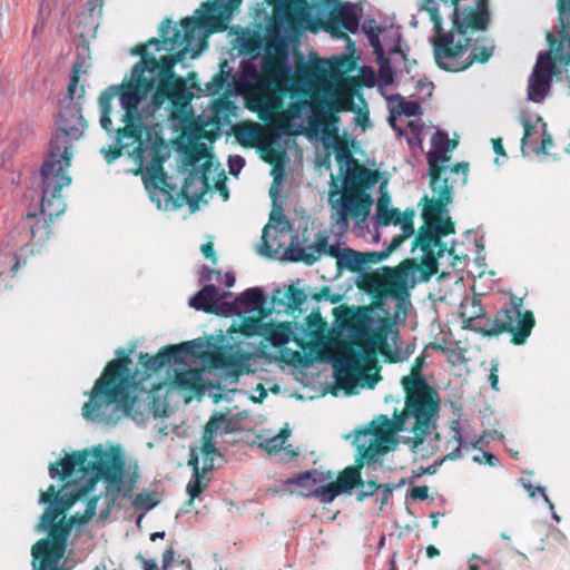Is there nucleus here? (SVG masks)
<instances>
[{
  "mask_svg": "<svg viewBox=\"0 0 570 570\" xmlns=\"http://www.w3.org/2000/svg\"><path fill=\"white\" fill-rule=\"evenodd\" d=\"M130 53L140 56L130 77L120 85L109 86L98 98L99 125L115 139L114 150L101 148L100 153L111 164L121 156L122 149L132 147L150 200L158 209H168L173 196L167 189L170 186L163 168L166 160L164 139L155 127L144 125L138 107L151 94V115L170 102L173 117L187 116L193 95L173 71L174 59L158 66L157 58L148 52V46H136Z\"/></svg>",
  "mask_w": 570,
  "mask_h": 570,
  "instance_id": "nucleus-1",
  "label": "nucleus"
},
{
  "mask_svg": "<svg viewBox=\"0 0 570 570\" xmlns=\"http://www.w3.org/2000/svg\"><path fill=\"white\" fill-rule=\"evenodd\" d=\"M75 469L90 475L86 487L72 491L65 485L57 492L56 487L50 485L47 491L40 492L38 503H48V505L36 525V531L38 533L49 531V534L39 540L31 549L32 570H63L59 563L65 556L67 539L72 525L86 524L94 518L99 498L94 497L88 500L81 517H71L68 520L63 517L57 523H52L78 499L92 491L98 481H102L105 484L104 498L108 510L112 508L122 492L126 495L132 491L134 482H126L128 472L120 449L105 450L99 445L91 450L73 452L66 455L60 462L50 464L49 475L51 479L58 476L63 479L70 476Z\"/></svg>",
  "mask_w": 570,
  "mask_h": 570,
  "instance_id": "nucleus-2",
  "label": "nucleus"
},
{
  "mask_svg": "<svg viewBox=\"0 0 570 570\" xmlns=\"http://www.w3.org/2000/svg\"><path fill=\"white\" fill-rule=\"evenodd\" d=\"M338 156L345 157L346 168L341 188L333 183L328 195L332 209L330 232L333 233V242L327 249L328 256L336 261V277L345 273L356 274L362 277L357 283L361 288H375L393 295L403 294L404 292L399 289L374 284L372 277L383 267L365 275L362 252L344 243V235L350 227L348 217L356 220L357 229L361 228V223L368 218L374 203L371 189L377 183L380 173L360 165L350 154L340 153Z\"/></svg>",
  "mask_w": 570,
  "mask_h": 570,
  "instance_id": "nucleus-3",
  "label": "nucleus"
},
{
  "mask_svg": "<svg viewBox=\"0 0 570 570\" xmlns=\"http://www.w3.org/2000/svg\"><path fill=\"white\" fill-rule=\"evenodd\" d=\"M415 384L421 385V389L404 390L405 406L401 414H394L392 420L386 415H379L367 430L356 434L358 453L366 463L374 462L390 451L396 432L407 433L403 436V442L412 450H417L436 431L441 410L440 396L428 382L419 380Z\"/></svg>",
  "mask_w": 570,
  "mask_h": 570,
  "instance_id": "nucleus-4",
  "label": "nucleus"
},
{
  "mask_svg": "<svg viewBox=\"0 0 570 570\" xmlns=\"http://www.w3.org/2000/svg\"><path fill=\"white\" fill-rule=\"evenodd\" d=\"M420 11L429 13L433 23L431 42L438 67L451 72L468 69L469 30H487L490 20L487 0H422Z\"/></svg>",
  "mask_w": 570,
  "mask_h": 570,
  "instance_id": "nucleus-5",
  "label": "nucleus"
},
{
  "mask_svg": "<svg viewBox=\"0 0 570 570\" xmlns=\"http://www.w3.org/2000/svg\"><path fill=\"white\" fill-rule=\"evenodd\" d=\"M118 358L110 361L89 392V400L82 406V416L101 425H116L121 419L130 417L138 425L145 424L151 413L154 401H140L130 386L139 384V373H131L128 356L120 357L122 351L116 352Z\"/></svg>",
  "mask_w": 570,
  "mask_h": 570,
  "instance_id": "nucleus-6",
  "label": "nucleus"
},
{
  "mask_svg": "<svg viewBox=\"0 0 570 570\" xmlns=\"http://www.w3.org/2000/svg\"><path fill=\"white\" fill-rule=\"evenodd\" d=\"M242 3L240 0H212L202 4L191 17L181 21L178 28L171 20H165L159 27L160 40L151 38L144 46H148V52L155 57L160 50L173 51L179 49L176 56H166L157 60L158 66H164L166 60L174 59L173 68L178 62H184L186 56L196 57L197 50L206 46L209 33L220 29L224 21L230 19L233 12Z\"/></svg>",
  "mask_w": 570,
  "mask_h": 570,
  "instance_id": "nucleus-7",
  "label": "nucleus"
},
{
  "mask_svg": "<svg viewBox=\"0 0 570 570\" xmlns=\"http://www.w3.org/2000/svg\"><path fill=\"white\" fill-rule=\"evenodd\" d=\"M430 166L432 198L428 199L422 215L424 226L419 229L417 245L422 246L431 266L432 255L429 247L438 245L441 235L453 232V223L449 217L446 206L452 203L455 185L464 186L468 181L469 163L461 161L453 167L440 165L448 160L446 153L431 147L426 154Z\"/></svg>",
  "mask_w": 570,
  "mask_h": 570,
  "instance_id": "nucleus-8",
  "label": "nucleus"
},
{
  "mask_svg": "<svg viewBox=\"0 0 570 570\" xmlns=\"http://www.w3.org/2000/svg\"><path fill=\"white\" fill-rule=\"evenodd\" d=\"M277 11L282 23L289 30L334 33L341 24L348 32L356 33L360 28L355 7L341 4L340 0H282Z\"/></svg>",
  "mask_w": 570,
  "mask_h": 570,
  "instance_id": "nucleus-9",
  "label": "nucleus"
},
{
  "mask_svg": "<svg viewBox=\"0 0 570 570\" xmlns=\"http://www.w3.org/2000/svg\"><path fill=\"white\" fill-rule=\"evenodd\" d=\"M453 232H451V234ZM444 236H448V234L440 236L438 245H431L429 247V252H431L432 255L431 266H428V257L424 255L425 252L422 249V246L416 244L419 237L417 234L413 242L412 252L421 258L422 263L419 264L416 258H413L403 261L396 267L384 266L372 277L374 284L389 288L392 287L401 292H407L417 283L428 281L438 269L436 261L439 258H443L445 255L452 256L454 254V246L448 247V245L442 242V237ZM452 245H455V242H452Z\"/></svg>",
  "mask_w": 570,
  "mask_h": 570,
  "instance_id": "nucleus-10",
  "label": "nucleus"
},
{
  "mask_svg": "<svg viewBox=\"0 0 570 570\" xmlns=\"http://www.w3.org/2000/svg\"><path fill=\"white\" fill-rule=\"evenodd\" d=\"M87 128L81 104H63L57 114L56 130L49 140V153L45 160L70 166L73 144L85 136Z\"/></svg>",
  "mask_w": 570,
  "mask_h": 570,
  "instance_id": "nucleus-11",
  "label": "nucleus"
},
{
  "mask_svg": "<svg viewBox=\"0 0 570 570\" xmlns=\"http://www.w3.org/2000/svg\"><path fill=\"white\" fill-rule=\"evenodd\" d=\"M534 326V316L531 311L522 309V299L512 297L509 306L500 309L494 320L483 316L481 327L473 330L483 335H498L508 332L513 335L512 342L517 345L524 344Z\"/></svg>",
  "mask_w": 570,
  "mask_h": 570,
  "instance_id": "nucleus-12",
  "label": "nucleus"
},
{
  "mask_svg": "<svg viewBox=\"0 0 570 570\" xmlns=\"http://www.w3.org/2000/svg\"><path fill=\"white\" fill-rule=\"evenodd\" d=\"M204 156L205 150H200L194 153L188 158L187 164L194 168L185 179L183 194L190 207L197 205L214 187L220 188L226 178L224 170L220 169L219 164L215 163L213 157H209L200 166L196 167Z\"/></svg>",
  "mask_w": 570,
  "mask_h": 570,
  "instance_id": "nucleus-13",
  "label": "nucleus"
},
{
  "mask_svg": "<svg viewBox=\"0 0 570 570\" xmlns=\"http://www.w3.org/2000/svg\"><path fill=\"white\" fill-rule=\"evenodd\" d=\"M200 346L202 344L198 343L197 340H191L177 345H167L153 357H150L147 353H140L139 364L144 367V371L140 372L136 370L134 373H139L137 381L141 382V384H132L130 390L132 393L154 392L157 389V385L155 383L148 382L154 372L165 367L170 362H174L175 364L185 363L186 356H194L196 350H198Z\"/></svg>",
  "mask_w": 570,
  "mask_h": 570,
  "instance_id": "nucleus-14",
  "label": "nucleus"
},
{
  "mask_svg": "<svg viewBox=\"0 0 570 570\" xmlns=\"http://www.w3.org/2000/svg\"><path fill=\"white\" fill-rule=\"evenodd\" d=\"M335 105L330 94L314 95L309 99H302L294 104L293 116L299 117L302 114L311 111L306 119V135L325 141L335 136L337 131L334 124L338 121V117L331 112Z\"/></svg>",
  "mask_w": 570,
  "mask_h": 570,
  "instance_id": "nucleus-15",
  "label": "nucleus"
},
{
  "mask_svg": "<svg viewBox=\"0 0 570 570\" xmlns=\"http://www.w3.org/2000/svg\"><path fill=\"white\" fill-rule=\"evenodd\" d=\"M69 167L43 160L40 168L42 196L39 215L48 217L49 220H52L53 217L61 215L66 210L61 189L71 183V178L68 175Z\"/></svg>",
  "mask_w": 570,
  "mask_h": 570,
  "instance_id": "nucleus-16",
  "label": "nucleus"
},
{
  "mask_svg": "<svg viewBox=\"0 0 570 570\" xmlns=\"http://www.w3.org/2000/svg\"><path fill=\"white\" fill-rule=\"evenodd\" d=\"M381 179V177L379 178ZM379 185L380 198L376 204V213L372 217L373 233L372 240L379 242L380 233L379 228L383 226H387L390 224L399 225L401 227V234L395 235L393 238H400V244L413 235L414 226L413 219L415 216V212L413 209L407 208L405 212L401 213L396 208H389V204L391 202L389 193H387V181L383 180L377 183L372 187L371 195L373 196L374 187Z\"/></svg>",
  "mask_w": 570,
  "mask_h": 570,
  "instance_id": "nucleus-17",
  "label": "nucleus"
},
{
  "mask_svg": "<svg viewBox=\"0 0 570 570\" xmlns=\"http://www.w3.org/2000/svg\"><path fill=\"white\" fill-rule=\"evenodd\" d=\"M283 171V168H281L279 170L277 168L273 169V174L275 176L273 185L269 190V196L273 199L274 205L269 214L268 223L263 228L262 242L257 248L259 255L268 258H278L281 247H283L282 244L274 245L269 243L271 230H274L275 233H287L291 228L288 222L285 218L283 207L276 204V199L278 197L277 187L282 184Z\"/></svg>",
  "mask_w": 570,
  "mask_h": 570,
  "instance_id": "nucleus-18",
  "label": "nucleus"
},
{
  "mask_svg": "<svg viewBox=\"0 0 570 570\" xmlns=\"http://www.w3.org/2000/svg\"><path fill=\"white\" fill-rule=\"evenodd\" d=\"M330 230L318 232L315 236V242L306 247H301L298 236H292L291 243L286 248L281 247L279 257L287 262H303L306 265H313L322 255L328 256V248H331L333 237Z\"/></svg>",
  "mask_w": 570,
  "mask_h": 570,
  "instance_id": "nucleus-19",
  "label": "nucleus"
},
{
  "mask_svg": "<svg viewBox=\"0 0 570 570\" xmlns=\"http://www.w3.org/2000/svg\"><path fill=\"white\" fill-rule=\"evenodd\" d=\"M553 67L550 52H540L528 79L527 99L529 101L540 104L550 94Z\"/></svg>",
  "mask_w": 570,
  "mask_h": 570,
  "instance_id": "nucleus-20",
  "label": "nucleus"
},
{
  "mask_svg": "<svg viewBox=\"0 0 570 570\" xmlns=\"http://www.w3.org/2000/svg\"><path fill=\"white\" fill-rule=\"evenodd\" d=\"M47 218L38 217L37 214H28L11 235L16 236V240L19 242L21 247H24L29 239H32L35 244H42L51 234L50 220Z\"/></svg>",
  "mask_w": 570,
  "mask_h": 570,
  "instance_id": "nucleus-21",
  "label": "nucleus"
},
{
  "mask_svg": "<svg viewBox=\"0 0 570 570\" xmlns=\"http://www.w3.org/2000/svg\"><path fill=\"white\" fill-rule=\"evenodd\" d=\"M328 362L334 367V377L337 387L352 394L356 387L355 374L360 373V361L343 354H328Z\"/></svg>",
  "mask_w": 570,
  "mask_h": 570,
  "instance_id": "nucleus-22",
  "label": "nucleus"
},
{
  "mask_svg": "<svg viewBox=\"0 0 570 570\" xmlns=\"http://www.w3.org/2000/svg\"><path fill=\"white\" fill-rule=\"evenodd\" d=\"M559 35L558 46L554 48L556 58L560 62H570V0H557Z\"/></svg>",
  "mask_w": 570,
  "mask_h": 570,
  "instance_id": "nucleus-23",
  "label": "nucleus"
},
{
  "mask_svg": "<svg viewBox=\"0 0 570 570\" xmlns=\"http://www.w3.org/2000/svg\"><path fill=\"white\" fill-rule=\"evenodd\" d=\"M216 458L217 456H202L203 465L199 466V456L195 450H191L189 465L193 468V476L186 487V492L189 495V501L187 503L188 508L193 505L194 499L198 498L207 488L205 473L213 470Z\"/></svg>",
  "mask_w": 570,
  "mask_h": 570,
  "instance_id": "nucleus-24",
  "label": "nucleus"
},
{
  "mask_svg": "<svg viewBox=\"0 0 570 570\" xmlns=\"http://www.w3.org/2000/svg\"><path fill=\"white\" fill-rule=\"evenodd\" d=\"M261 67L266 77L278 87L287 85L293 72L288 53H266L262 58Z\"/></svg>",
  "mask_w": 570,
  "mask_h": 570,
  "instance_id": "nucleus-25",
  "label": "nucleus"
},
{
  "mask_svg": "<svg viewBox=\"0 0 570 570\" xmlns=\"http://www.w3.org/2000/svg\"><path fill=\"white\" fill-rule=\"evenodd\" d=\"M296 327L292 322H266L255 326L254 333L264 337L272 346L281 347L288 344L295 335Z\"/></svg>",
  "mask_w": 570,
  "mask_h": 570,
  "instance_id": "nucleus-26",
  "label": "nucleus"
},
{
  "mask_svg": "<svg viewBox=\"0 0 570 570\" xmlns=\"http://www.w3.org/2000/svg\"><path fill=\"white\" fill-rule=\"evenodd\" d=\"M216 366L240 374L249 371L252 356L238 346L228 345L217 354Z\"/></svg>",
  "mask_w": 570,
  "mask_h": 570,
  "instance_id": "nucleus-27",
  "label": "nucleus"
},
{
  "mask_svg": "<svg viewBox=\"0 0 570 570\" xmlns=\"http://www.w3.org/2000/svg\"><path fill=\"white\" fill-rule=\"evenodd\" d=\"M332 479V474L330 472H321L317 470H307L301 472L292 478H288L285 483L288 485H296L298 488V493L303 498H313L314 494H309V492L318 489L320 484H323Z\"/></svg>",
  "mask_w": 570,
  "mask_h": 570,
  "instance_id": "nucleus-28",
  "label": "nucleus"
},
{
  "mask_svg": "<svg viewBox=\"0 0 570 570\" xmlns=\"http://www.w3.org/2000/svg\"><path fill=\"white\" fill-rule=\"evenodd\" d=\"M362 29L367 37L370 46L373 48V52L376 56L379 63V88L387 87L391 82V72L387 62L383 60V55L386 52L384 49L379 32L374 27L366 29V23L362 24Z\"/></svg>",
  "mask_w": 570,
  "mask_h": 570,
  "instance_id": "nucleus-29",
  "label": "nucleus"
},
{
  "mask_svg": "<svg viewBox=\"0 0 570 570\" xmlns=\"http://www.w3.org/2000/svg\"><path fill=\"white\" fill-rule=\"evenodd\" d=\"M282 0H277V2L275 3V7H274V11H275V16L278 20V23H279V31H276L275 29H271L269 30V33H268V37H267V43H266V53H272L274 52L275 55L277 53H288L287 51V39L286 37L292 35V33H299V32H306L305 30H301V29H297V30H289V29H286L284 27V24L282 23V20L279 18V14H278V11H277V8L279 6Z\"/></svg>",
  "mask_w": 570,
  "mask_h": 570,
  "instance_id": "nucleus-30",
  "label": "nucleus"
},
{
  "mask_svg": "<svg viewBox=\"0 0 570 570\" xmlns=\"http://www.w3.org/2000/svg\"><path fill=\"white\" fill-rule=\"evenodd\" d=\"M19 246L21 245L16 240L14 235H9L4 240V248L0 252V288L4 282L3 275L9 273L13 276L20 266V258L14 252Z\"/></svg>",
  "mask_w": 570,
  "mask_h": 570,
  "instance_id": "nucleus-31",
  "label": "nucleus"
},
{
  "mask_svg": "<svg viewBox=\"0 0 570 570\" xmlns=\"http://www.w3.org/2000/svg\"><path fill=\"white\" fill-rule=\"evenodd\" d=\"M395 42L386 49L383 55V60L387 62L391 72V82L394 83L395 76H402V67L405 60L406 52L402 49V36L399 30L394 31Z\"/></svg>",
  "mask_w": 570,
  "mask_h": 570,
  "instance_id": "nucleus-32",
  "label": "nucleus"
},
{
  "mask_svg": "<svg viewBox=\"0 0 570 570\" xmlns=\"http://www.w3.org/2000/svg\"><path fill=\"white\" fill-rule=\"evenodd\" d=\"M324 70L318 65H311L303 61L297 65L294 75L297 86L312 89L321 85L323 81Z\"/></svg>",
  "mask_w": 570,
  "mask_h": 570,
  "instance_id": "nucleus-33",
  "label": "nucleus"
},
{
  "mask_svg": "<svg viewBox=\"0 0 570 570\" xmlns=\"http://www.w3.org/2000/svg\"><path fill=\"white\" fill-rule=\"evenodd\" d=\"M238 315L258 311L265 304L264 292L261 287H249L235 297Z\"/></svg>",
  "mask_w": 570,
  "mask_h": 570,
  "instance_id": "nucleus-34",
  "label": "nucleus"
},
{
  "mask_svg": "<svg viewBox=\"0 0 570 570\" xmlns=\"http://www.w3.org/2000/svg\"><path fill=\"white\" fill-rule=\"evenodd\" d=\"M520 122L523 127V137L521 139V148L531 146L540 137V132L546 131L547 124L537 115L522 114Z\"/></svg>",
  "mask_w": 570,
  "mask_h": 570,
  "instance_id": "nucleus-35",
  "label": "nucleus"
},
{
  "mask_svg": "<svg viewBox=\"0 0 570 570\" xmlns=\"http://www.w3.org/2000/svg\"><path fill=\"white\" fill-rule=\"evenodd\" d=\"M484 309L476 298L468 299L461 305V317L463 328L484 330L481 327L483 322Z\"/></svg>",
  "mask_w": 570,
  "mask_h": 570,
  "instance_id": "nucleus-36",
  "label": "nucleus"
},
{
  "mask_svg": "<svg viewBox=\"0 0 570 570\" xmlns=\"http://www.w3.org/2000/svg\"><path fill=\"white\" fill-rule=\"evenodd\" d=\"M218 293L219 292L216 285L206 284L189 298L188 304L196 311L210 313V309L216 302Z\"/></svg>",
  "mask_w": 570,
  "mask_h": 570,
  "instance_id": "nucleus-37",
  "label": "nucleus"
},
{
  "mask_svg": "<svg viewBox=\"0 0 570 570\" xmlns=\"http://www.w3.org/2000/svg\"><path fill=\"white\" fill-rule=\"evenodd\" d=\"M291 431L283 429L278 434L271 438H259V448L268 453H278L281 450H285L292 458L298 455V452L291 450V446L284 448V444L288 440Z\"/></svg>",
  "mask_w": 570,
  "mask_h": 570,
  "instance_id": "nucleus-38",
  "label": "nucleus"
},
{
  "mask_svg": "<svg viewBox=\"0 0 570 570\" xmlns=\"http://www.w3.org/2000/svg\"><path fill=\"white\" fill-rule=\"evenodd\" d=\"M258 78L257 66L252 60H242L238 70L233 76L235 89L244 90Z\"/></svg>",
  "mask_w": 570,
  "mask_h": 570,
  "instance_id": "nucleus-39",
  "label": "nucleus"
},
{
  "mask_svg": "<svg viewBox=\"0 0 570 570\" xmlns=\"http://www.w3.org/2000/svg\"><path fill=\"white\" fill-rule=\"evenodd\" d=\"M493 45L488 39H473L471 38V47L469 50L471 51L469 56H466V62H469V67L474 62H487L493 55Z\"/></svg>",
  "mask_w": 570,
  "mask_h": 570,
  "instance_id": "nucleus-40",
  "label": "nucleus"
},
{
  "mask_svg": "<svg viewBox=\"0 0 570 570\" xmlns=\"http://www.w3.org/2000/svg\"><path fill=\"white\" fill-rule=\"evenodd\" d=\"M361 479L362 476L358 468L348 466L340 473L337 480L333 483L338 488L341 493H350L354 488H357Z\"/></svg>",
  "mask_w": 570,
  "mask_h": 570,
  "instance_id": "nucleus-41",
  "label": "nucleus"
},
{
  "mask_svg": "<svg viewBox=\"0 0 570 570\" xmlns=\"http://www.w3.org/2000/svg\"><path fill=\"white\" fill-rule=\"evenodd\" d=\"M210 314L222 315V316H233L237 315L238 312L236 309V301L230 292H224L223 294L217 295L216 302L210 309Z\"/></svg>",
  "mask_w": 570,
  "mask_h": 570,
  "instance_id": "nucleus-42",
  "label": "nucleus"
},
{
  "mask_svg": "<svg viewBox=\"0 0 570 570\" xmlns=\"http://www.w3.org/2000/svg\"><path fill=\"white\" fill-rule=\"evenodd\" d=\"M230 432V421L225 414H215L205 425L204 434L208 439H215L217 435Z\"/></svg>",
  "mask_w": 570,
  "mask_h": 570,
  "instance_id": "nucleus-43",
  "label": "nucleus"
},
{
  "mask_svg": "<svg viewBox=\"0 0 570 570\" xmlns=\"http://www.w3.org/2000/svg\"><path fill=\"white\" fill-rule=\"evenodd\" d=\"M451 432L453 433L452 438L460 446H469L471 445L473 449H479L480 445L483 444V441L485 438L494 439V436L498 434L497 431H493L492 433L484 432L482 436L478 439L468 440L464 439L462 434V428L459 420H454L451 424Z\"/></svg>",
  "mask_w": 570,
  "mask_h": 570,
  "instance_id": "nucleus-44",
  "label": "nucleus"
},
{
  "mask_svg": "<svg viewBox=\"0 0 570 570\" xmlns=\"http://www.w3.org/2000/svg\"><path fill=\"white\" fill-rule=\"evenodd\" d=\"M400 246V238H392L391 243L380 252H362V258L364 261V272L366 273L368 265L377 264L386 259L390 254Z\"/></svg>",
  "mask_w": 570,
  "mask_h": 570,
  "instance_id": "nucleus-45",
  "label": "nucleus"
},
{
  "mask_svg": "<svg viewBox=\"0 0 570 570\" xmlns=\"http://www.w3.org/2000/svg\"><path fill=\"white\" fill-rule=\"evenodd\" d=\"M423 365V357H417L415 364L411 368V373L406 376H403L401 381L403 390L421 389V385L415 384L419 380L428 382L426 379L421 374Z\"/></svg>",
  "mask_w": 570,
  "mask_h": 570,
  "instance_id": "nucleus-46",
  "label": "nucleus"
},
{
  "mask_svg": "<svg viewBox=\"0 0 570 570\" xmlns=\"http://www.w3.org/2000/svg\"><path fill=\"white\" fill-rule=\"evenodd\" d=\"M309 494H314L313 498L317 499L321 503H331L335 500V498L341 493L338 488L332 482L327 485L320 484L318 489H315V491L309 492Z\"/></svg>",
  "mask_w": 570,
  "mask_h": 570,
  "instance_id": "nucleus-47",
  "label": "nucleus"
},
{
  "mask_svg": "<svg viewBox=\"0 0 570 570\" xmlns=\"http://www.w3.org/2000/svg\"><path fill=\"white\" fill-rule=\"evenodd\" d=\"M200 380V372L194 368L187 371L177 372L175 375V382L184 389H193Z\"/></svg>",
  "mask_w": 570,
  "mask_h": 570,
  "instance_id": "nucleus-48",
  "label": "nucleus"
},
{
  "mask_svg": "<svg viewBox=\"0 0 570 570\" xmlns=\"http://www.w3.org/2000/svg\"><path fill=\"white\" fill-rule=\"evenodd\" d=\"M234 135L242 146H253L257 137L256 125L250 122L247 128L236 127Z\"/></svg>",
  "mask_w": 570,
  "mask_h": 570,
  "instance_id": "nucleus-49",
  "label": "nucleus"
},
{
  "mask_svg": "<svg viewBox=\"0 0 570 570\" xmlns=\"http://www.w3.org/2000/svg\"><path fill=\"white\" fill-rule=\"evenodd\" d=\"M288 309H299L307 301V295L304 289L291 286L286 293Z\"/></svg>",
  "mask_w": 570,
  "mask_h": 570,
  "instance_id": "nucleus-50",
  "label": "nucleus"
},
{
  "mask_svg": "<svg viewBox=\"0 0 570 570\" xmlns=\"http://www.w3.org/2000/svg\"><path fill=\"white\" fill-rule=\"evenodd\" d=\"M239 42L244 51L254 53L262 49V38L257 32L243 33L239 37Z\"/></svg>",
  "mask_w": 570,
  "mask_h": 570,
  "instance_id": "nucleus-51",
  "label": "nucleus"
},
{
  "mask_svg": "<svg viewBox=\"0 0 570 570\" xmlns=\"http://www.w3.org/2000/svg\"><path fill=\"white\" fill-rule=\"evenodd\" d=\"M456 146L455 141H451L448 132L436 130L431 138V147L440 149L441 153H448L449 149Z\"/></svg>",
  "mask_w": 570,
  "mask_h": 570,
  "instance_id": "nucleus-52",
  "label": "nucleus"
},
{
  "mask_svg": "<svg viewBox=\"0 0 570 570\" xmlns=\"http://www.w3.org/2000/svg\"><path fill=\"white\" fill-rule=\"evenodd\" d=\"M399 101L400 111L406 117H415L421 112V106L417 101L405 100L400 94L393 96Z\"/></svg>",
  "mask_w": 570,
  "mask_h": 570,
  "instance_id": "nucleus-53",
  "label": "nucleus"
},
{
  "mask_svg": "<svg viewBox=\"0 0 570 570\" xmlns=\"http://www.w3.org/2000/svg\"><path fill=\"white\" fill-rule=\"evenodd\" d=\"M85 95L83 86H79V79L76 77H70L68 85V92L66 97L65 104H80L76 101V99H80Z\"/></svg>",
  "mask_w": 570,
  "mask_h": 570,
  "instance_id": "nucleus-54",
  "label": "nucleus"
},
{
  "mask_svg": "<svg viewBox=\"0 0 570 570\" xmlns=\"http://www.w3.org/2000/svg\"><path fill=\"white\" fill-rule=\"evenodd\" d=\"M381 484H377L375 481H363L361 479V482L357 484V493H356V500L357 501H364L365 499L374 495L377 490L380 489Z\"/></svg>",
  "mask_w": 570,
  "mask_h": 570,
  "instance_id": "nucleus-55",
  "label": "nucleus"
},
{
  "mask_svg": "<svg viewBox=\"0 0 570 570\" xmlns=\"http://www.w3.org/2000/svg\"><path fill=\"white\" fill-rule=\"evenodd\" d=\"M362 83L366 88H373L376 83L379 85V73H375L373 67L363 66L360 70Z\"/></svg>",
  "mask_w": 570,
  "mask_h": 570,
  "instance_id": "nucleus-56",
  "label": "nucleus"
},
{
  "mask_svg": "<svg viewBox=\"0 0 570 570\" xmlns=\"http://www.w3.org/2000/svg\"><path fill=\"white\" fill-rule=\"evenodd\" d=\"M395 487L390 483L381 484L376 494V502L380 503V510H383V507L391 500L393 490Z\"/></svg>",
  "mask_w": 570,
  "mask_h": 570,
  "instance_id": "nucleus-57",
  "label": "nucleus"
},
{
  "mask_svg": "<svg viewBox=\"0 0 570 570\" xmlns=\"http://www.w3.org/2000/svg\"><path fill=\"white\" fill-rule=\"evenodd\" d=\"M228 170L233 176H237L244 168L246 160L240 155H233L228 157Z\"/></svg>",
  "mask_w": 570,
  "mask_h": 570,
  "instance_id": "nucleus-58",
  "label": "nucleus"
},
{
  "mask_svg": "<svg viewBox=\"0 0 570 570\" xmlns=\"http://www.w3.org/2000/svg\"><path fill=\"white\" fill-rule=\"evenodd\" d=\"M202 456H218L219 453L216 449L214 439H208L206 434H203V444L200 446Z\"/></svg>",
  "mask_w": 570,
  "mask_h": 570,
  "instance_id": "nucleus-59",
  "label": "nucleus"
},
{
  "mask_svg": "<svg viewBox=\"0 0 570 570\" xmlns=\"http://www.w3.org/2000/svg\"><path fill=\"white\" fill-rule=\"evenodd\" d=\"M473 461L479 464H488L490 466H497L499 459L490 452L482 451L480 454L473 456Z\"/></svg>",
  "mask_w": 570,
  "mask_h": 570,
  "instance_id": "nucleus-60",
  "label": "nucleus"
},
{
  "mask_svg": "<svg viewBox=\"0 0 570 570\" xmlns=\"http://www.w3.org/2000/svg\"><path fill=\"white\" fill-rule=\"evenodd\" d=\"M540 138H541V142L534 149V153L538 155H540V154L547 155L549 148H551L553 145L552 137L546 130L544 132H540Z\"/></svg>",
  "mask_w": 570,
  "mask_h": 570,
  "instance_id": "nucleus-61",
  "label": "nucleus"
},
{
  "mask_svg": "<svg viewBox=\"0 0 570 570\" xmlns=\"http://www.w3.org/2000/svg\"><path fill=\"white\" fill-rule=\"evenodd\" d=\"M132 503H134L135 508L141 509L144 511H149L155 507V503L146 494H137L135 497Z\"/></svg>",
  "mask_w": 570,
  "mask_h": 570,
  "instance_id": "nucleus-62",
  "label": "nucleus"
},
{
  "mask_svg": "<svg viewBox=\"0 0 570 570\" xmlns=\"http://www.w3.org/2000/svg\"><path fill=\"white\" fill-rule=\"evenodd\" d=\"M520 482H521L522 487L524 488V490L528 492L530 498H534L537 493H539L543 499H544V495H547L546 488H543L541 485L533 487L529 480L523 479V478L520 479Z\"/></svg>",
  "mask_w": 570,
  "mask_h": 570,
  "instance_id": "nucleus-63",
  "label": "nucleus"
},
{
  "mask_svg": "<svg viewBox=\"0 0 570 570\" xmlns=\"http://www.w3.org/2000/svg\"><path fill=\"white\" fill-rule=\"evenodd\" d=\"M410 495L413 500H425L429 497V488L423 487H414L410 491Z\"/></svg>",
  "mask_w": 570,
  "mask_h": 570,
  "instance_id": "nucleus-64",
  "label": "nucleus"
}]
</instances>
